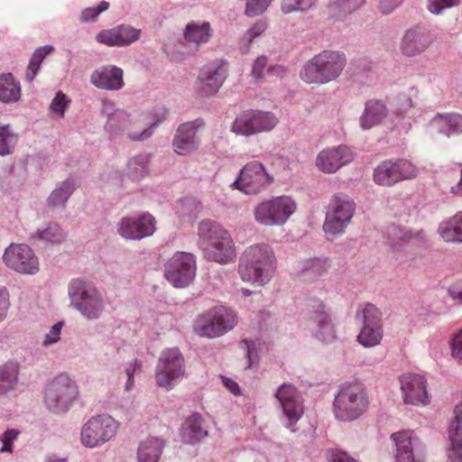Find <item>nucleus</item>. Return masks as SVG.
I'll use <instances>...</instances> for the list:
<instances>
[{"instance_id": "nucleus-16", "label": "nucleus", "mask_w": 462, "mask_h": 462, "mask_svg": "<svg viewBox=\"0 0 462 462\" xmlns=\"http://www.w3.org/2000/svg\"><path fill=\"white\" fill-rule=\"evenodd\" d=\"M3 261L5 265L22 274H35L40 263L32 249L24 244H11L5 251Z\"/></svg>"}, {"instance_id": "nucleus-29", "label": "nucleus", "mask_w": 462, "mask_h": 462, "mask_svg": "<svg viewBox=\"0 0 462 462\" xmlns=\"http://www.w3.org/2000/svg\"><path fill=\"white\" fill-rule=\"evenodd\" d=\"M311 319L316 324L315 337L324 343H331L336 338V330L330 315L322 302H319Z\"/></svg>"}, {"instance_id": "nucleus-50", "label": "nucleus", "mask_w": 462, "mask_h": 462, "mask_svg": "<svg viewBox=\"0 0 462 462\" xmlns=\"http://www.w3.org/2000/svg\"><path fill=\"white\" fill-rule=\"evenodd\" d=\"M273 0H246L245 14L255 16L263 14Z\"/></svg>"}, {"instance_id": "nucleus-15", "label": "nucleus", "mask_w": 462, "mask_h": 462, "mask_svg": "<svg viewBox=\"0 0 462 462\" xmlns=\"http://www.w3.org/2000/svg\"><path fill=\"white\" fill-rule=\"evenodd\" d=\"M356 317L362 321L357 341L365 347L379 345L383 335L382 313L379 309L373 304H366Z\"/></svg>"}, {"instance_id": "nucleus-41", "label": "nucleus", "mask_w": 462, "mask_h": 462, "mask_svg": "<svg viewBox=\"0 0 462 462\" xmlns=\"http://www.w3.org/2000/svg\"><path fill=\"white\" fill-rule=\"evenodd\" d=\"M76 189V182L74 180L67 179L63 181L59 188L54 189L48 199L49 207L54 208L62 207Z\"/></svg>"}, {"instance_id": "nucleus-18", "label": "nucleus", "mask_w": 462, "mask_h": 462, "mask_svg": "<svg viewBox=\"0 0 462 462\" xmlns=\"http://www.w3.org/2000/svg\"><path fill=\"white\" fill-rule=\"evenodd\" d=\"M275 397L279 401L283 415L287 419L286 428L295 431L293 426L304 413L301 394L292 384L283 383L277 389Z\"/></svg>"}, {"instance_id": "nucleus-13", "label": "nucleus", "mask_w": 462, "mask_h": 462, "mask_svg": "<svg viewBox=\"0 0 462 462\" xmlns=\"http://www.w3.org/2000/svg\"><path fill=\"white\" fill-rule=\"evenodd\" d=\"M391 439L395 444L396 462H424L426 445L420 436L412 430L394 432Z\"/></svg>"}, {"instance_id": "nucleus-60", "label": "nucleus", "mask_w": 462, "mask_h": 462, "mask_svg": "<svg viewBox=\"0 0 462 462\" xmlns=\"http://www.w3.org/2000/svg\"><path fill=\"white\" fill-rule=\"evenodd\" d=\"M267 65V59L264 56L259 57L255 60L253 68H252V75L254 77V79H261L263 70Z\"/></svg>"}, {"instance_id": "nucleus-40", "label": "nucleus", "mask_w": 462, "mask_h": 462, "mask_svg": "<svg viewBox=\"0 0 462 462\" xmlns=\"http://www.w3.org/2000/svg\"><path fill=\"white\" fill-rule=\"evenodd\" d=\"M374 181L380 186L392 187L398 183L393 160H386L381 162L373 173Z\"/></svg>"}, {"instance_id": "nucleus-45", "label": "nucleus", "mask_w": 462, "mask_h": 462, "mask_svg": "<svg viewBox=\"0 0 462 462\" xmlns=\"http://www.w3.org/2000/svg\"><path fill=\"white\" fill-rule=\"evenodd\" d=\"M267 29L266 22L263 20L257 21L252 27H250L241 38L242 46L247 51L250 44L254 39L262 35Z\"/></svg>"}, {"instance_id": "nucleus-52", "label": "nucleus", "mask_w": 462, "mask_h": 462, "mask_svg": "<svg viewBox=\"0 0 462 462\" xmlns=\"http://www.w3.org/2000/svg\"><path fill=\"white\" fill-rule=\"evenodd\" d=\"M17 369L14 364H5L0 367V382L9 384L11 389L16 380Z\"/></svg>"}, {"instance_id": "nucleus-10", "label": "nucleus", "mask_w": 462, "mask_h": 462, "mask_svg": "<svg viewBox=\"0 0 462 462\" xmlns=\"http://www.w3.org/2000/svg\"><path fill=\"white\" fill-rule=\"evenodd\" d=\"M118 429V421L111 416H93L81 429V443L90 448L102 446L116 436Z\"/></svg>"}, {"instance_id": "nucleus-8", "label": "nucleus", "mask_w": 462, "mask_h": 462, "mask_svg": "<svg viewBox=\"0 0 462 462\" xmlns=\"http://www.w3.org/2000/svg\"><path fill=\"white\" fill-rule=\"evenodd\" d=\"M236 322V316L232 310L217 306L201 314L197 319L194 328L202 337H216L232 329Z\"/></svg>"}, {"instance_id": "nucleus-30", "label": "nucleus", "mask_w": 462, "mask_h": 462, "mask_svg": "<svg viewBox=\"0 0 462 462\" xmlns=\"http://www.w3.org/2000/svg\"><path fill=\"white\" fill-rule=\"evenodd\" d=\"M208 430L202 416L193 413L188 417L182 425L181 437L184 442L194 444L207 437Z\"/></svg>"}, {"instance_id": "nucleus-5", "label": "nucleus", "mask_w": 462, "mask_h": 462, "mask_svg": "<svg viewBox=\"0 0 462 462\" xmlns=\"http://www.w3.org/2000/svg\"><path fill=\"white\" fill-rule=\"evenodd\" d=\"M73 306L88 319H98L104 310V300L100 292L90 283L82 280H73L69 287Z\"/></svg>"}, {"instance_id": "nucleus-46", "label": "nucleus", "mask_w": 462, "mask_h": 462, "mask_svg": "<svg viewBox=\"0 0 462 462\" xmlns=\"http://www.w3.org/2000/svg\"><path fill=\"white\" fill-rule=\"evenodd\" d=\"M147 172V159L145 156H137L128 162V173L133 179L143 178Z\"/></svg>"}, {"instance_id": "nucleus-48", "label": "nucleus", "mask_w": 462, "mask_h": 462, "mask_svg": "<svg viewBox=\"0 0 462 462\" xmlns=\"http://www.w3.org/2000/svg\"><path fill=\"white\" fill-rule=\"evenodd\" d=\"M39 238L51 243H60L64 239V234L58 225H51L39 234Z\"/></svg>"}, {"instance_id": "nucleus-24", "label": "nucleus", "mask_w": 462, "mask_h": 462, "mask_svg": "<svg viewBox=\"0 0 462 462\" xmlns=\"http://www.w3.org/2000/svg\"><path fill=\"white\" fill-rule=\"evenodd\" d=\"M384 235L389 246L396 250L409 243L420 244L426 240L424 230H411L398 225L387 226Z\"/></svg>"}, {"instance_id": "nucleus-25", "label": "nucleus", "mask_w": 462, "mask_h": 462, "mask_svg": "<svg viewBox=\"0 0 462 462\" xmlns=\"http://www.w3.org/2000/svg\"><path fill=\"white\" fill-rule=\"evenodd\" d=\"M198 126L194 122L182 124L177 129L173 139L174 152L179 155H187L196 151L199 145L197 137Z\"/></svg>"}, {"instance_id": "nucleus-39", "label": "nucleus", "mask_w": 462, "mask_h": 462, "mask_svg": "<svg viewBox=\"0 0 462 462\" xmlns=\"http://www.w3.org/2000/svg\"><path fill=\"white\" fill-rule=\"evenodd\" d=\"M21 96V88L13 74L0 76V101L4 103L16 102Z\"/></svg>"}, {"instance_id": "nucleus-42", "label": "nucleus", "mask_w": 462, "mask_h": 462, "mask_svg": "<svg viewBox=\"0 0 462 462\" xmlns=\"http://www.w3.org/2000/svg\"><path fill=\"white\" fill-rule=\"evenodd\" d=\"M52 51H53L52 46L46 45V46L37 49L34 51V53L32 56V59L29 62V65L27 67V70H26L25 77H26L27 81L32 82L34 79V78L37 75V72L40 69L41 63L42 62V60H44L46 55L51 53Z\"/></svg>"}, {"instance_id": "nucleus-21", "label": "nucleus", "mask_w": 462, "mask_h": 462, "mask_svg": "<svg viewBox=\"0 0 462 462\" xmlns=\"http://www.w3.org/2000/svg\"><path fill=\"white\" fill-rule=\"evenodd\" d=\"M354 160V154L346 145L322 150L316 158V166L324 173H334Z\"/></svg>"}, {"instance_id": "nucleus-64", "label": "nucleus", "mask_w": 462, "mask_h": 462, "mask_svg": "<svg viewBox=\"0 0 462 462\" xmlns=\"http://www.w3.org/2000/svg\"><path fill=\"white\" fill-rule=\"evenodd\" d=\"M331 462H357L347 454L344 452H339L334 455Z\"/></svg>"}, {"instance_id": "nucleus-49", "label": "nucleus", "mask_w": 462, "mask_h": 462, "mask_svg": "<svg viewBox=\"0 0 462 462\" xmlns=\"http://www.w3.org/2000/svg\"><path fill=\"white\" fill-rule=\"evenodd\" d=\"M315 0H282V10L284 14L294 11H304L310 8Z\"/></svg>"}, {"instance_id": "nucleus-63", "label": "nucleus", "mask_w": 462, "mask_h": 462, "mask_svg": "<svg viewBox=\"0 0 462 462\" xmlns=\"http://www.w3.org/2000/svg\"><path fill=\"white\" fill-rule=\"evenodd\" d=\"M224 385L235 395L240 394V388L236 382L229 378L223 379Z\"/></svg>"}, {"instance_id": "nucleus-6", "label": "nucleus", "mask_w": 462, "mask_h": 462, "mask_svg": "<svg viewBox=\"0 0 462 462\" xmlns=\"http://www.w3.org/2000/svg\"><path fill=\"white\" fill-rule=\"evenodd\" d=\"M297 203L286 195L263 200L254 208L255 220L264 226H281L295 213Z\"/></svg>"}, {"instance_id": "nucleus-36", "label": "nucleus", "mask_w": 462, "mask_h": 462, "mask_svg": "<svg viewBox=\"0 0 462 462\" xmlns=\"http://www.w3.org/2000/svg\"><path fill=\"white\" fill-rule=\"evenodd\" d=\"M245 256L249 254L254 255L253 263L273 272L275 257L272 248L265 244H256L247 247L243 253Z\"/></svg>"}, {"instance_id": "nucleus-35", "label": "nucleus", "mask_w": 462, "mask_h": 462, "mask_svg": "<svg viewBox=\"0 0 462 462\" xmlns=\"http://www.w3.org/2000/svg\"><path fill=\"white\" fill-rule=\"evenodd\" d=\"M387 115L385 105L379 100H370L365 104V109L360 118V125L364 130H368L380 124Z\"/></svg>"}, {"instance_id": "nucleus-57", "label": "nucleus", "mask_w": 462, "mask_h": 462, "mask_svg": "<svg viewBox=\"0 0 462 462\" xmlns=\"http://www.w3.org/2000/svg\"><path fill=\"white\" fill-rule=\"evenodd\" d=\"M10 306L9 291L5 286H0V323L7 317Z\"/></svg>"}, {"instance_id": "nucleus-58", "label": "nucleus", "mask_w": 462, "mask_h": 462, "mask_svg": "<svg viewBox=\"0 0 462 462\" xmlns=\"http://www.w3.org/2000/svg\"><path fill=\"white\" fill-rule=\"evenodd\" d=\"M63 326V322H57L54 324L50 331L45 335L42 341L43 346H49L58 342L60 339V332Z\"/></svg>"}, {"instance_id": "nucleus-20", "label": "nucleus", "mask_w": 462, "mask_h": 462, "mask_svg": "<svg viewBox=\"0 0 462 462\" xmlns=\"http://www.w3.org/2000/svg\"><path fill=\"white\" fill-rule=\"evenodd\" d=\"M155 218L149 213L137 217H124L118 225V233L124 238L140 240L155 232Z\"/></svg>"}, {"instance_id": "nucleus-32", "label": "nucleus", "mask_w": 462, "mask_h": 462, "mask_svg": "<svg viewBox=\"0 0 462 462\" xmlns=\"http://www.w3.org/2000/svg\"><path fill=\"white\" fill-rule=\"evenodd\" d=\"M454 413L453 430L450 432L452 446L448 457L451 462H462V402L455 408Z\"/></svg>"}, {"instance_id": "nucleus-11", "label": "nucleus", "mask_w": 462, "mask_h": 462, "mask_svg": "<svg viewBox=\"0 0 462 462\" xmlns=\"http://www.w3.org/2000/svg\"><path fill=\"white\" fill-rule=\"evenodd\" d=\"M356 211V204L348 196L334 195L329 202L328 210L323 226L327 234L337 236L344 233Z\"/></svg>"}, {"instance_id": "nucleus-26", "label": "nucleus", "mask_w": 462, "mask_h": 462, "mask_svg": "<svg viewBox=\"0 0 462 462\" xmlns=\"http://www.w3.org/2000/svg\"><path fill=\"white\" fill-rule=\"evenodd\" d=\"M123 74V69L118 67L104 66L92 73L91 82L97 88L119 90L125 85Z\"/></svg>"}, {"instance_id": "nucleus-61", "label": "nucleus", "mask_w": 462, "mask_h": 462, "mask_svg": "<svg viewBox=\"0 0 462 462\" xmlns=\"http://www.w3.org/2000/svg\"><path fill=\"white\" fill-rule=\"evenodd\" d=\"M402 0H380L379 8L383 14L393 12Z\"/></svg>"}, {"instance_id": "nucleus-62", "label": "nucleus", "mask_w": 462, "mask_h": 462, "mask_svg": "<svg viewBox=\"0 0 462 462\" xmlns=\"http://www.w3.org/2000/svg\"><path fill=\"white\" fill-rule=\"evenodd\" d=\"M448 293L457 303L462 304V282L451 286Z\"/></svg>"}, {"instance_id": "nucleus-28", "label": "nucleus", "mask_w": 462, "mask_h": 462, "mask_svg": "<svg viewBox=\"0 0 462 462\" xmlns=\"http://www.w3.org/2000/svg\"><path fill=\"white\" fill-rule=\"evenodd\" d=\"M430 130L449 137L462 134V116L456 113L436 115L429 124Z\"/></svg>"}, {"instance_id": "nucleus-34", "label": "nucleus", "mask_w": 462, "mask_h": 462, "mask_svg": "<svg viewBox=\"0 0 462 462\" xmlns=\"http://www.w3.org/2000/svg\"><path fill=\"white\" fill-rule=\"evenodd\" d=\"M328 268L326 259L314 258L299 262L295 266V273L304 280H315L326 273Z\"/></svg>"}, {"instance_id": "nucleus-12", "label": "nucleus", "mask_w": 462, "mask_h": 462, "mask_svg": "<svg viewBox=\"0 0 462 462\" xmlns=\"http://www.w3.org/2000/svg\"><path fill=\"white\" fill-rule=\"evenodd\" d=\"M273 180V177L267 172L263 163L253 161L240 170L239 176L233 182L232 188L247 195L258 194L266 189Z\"/></svg>"}, {"instance_id": "nucleus-43", "label": "nucleus", "mask_w": 462, "mask_h": 462, "mask_svg": "<svg viewBox=\"0 0 462 462\" xmlns=\"http://www.w3.org/2000/svg\"><path fill=\"white\" fill-rule=\"evenodd\" d=\"M398 182L411 180L417 177L419 171L417 167L408 160H393Z\"/></svg>"}, {"instance_id": "nucleus-33", "label": "nucleus", "mask_w": 462, "mask_h": 462, "mask_svg": "<svg viewBox=\"0 0 462 462\" xmlns=\"http://www.w3.org/2000/svg\"><path fill=\"white\" fill-rule=\"evenodd\" d=\"M212 34L213 29L208 22H190L183 33L186 42L196 45L208 42Z\"/></svg>"}, {"instance_id": "nucleus-27", "label": "nucleus", "mask_w": 462, "mask_h": 462, "mask_svg": "<svg viewBox=\"0 0 462 462\" xmlns=\"http://www.w3.org/2000/svg\"><path fill=\"white\" fill-rule=\"evenodd\" d=\"M253 254H242L238 265V273L244 282L263 286L269 281L271 272L253 263Z\"/></svg>"}, {"instance_id": "nucleus-4", "label": "nucleus", "mask_w": 462, "mask_h": 462, "mask_svg": "<svg viewBox=\"0 0 462 462\" xmlns=\"http://www.w3.org/2000/svg\"><path fill=\"white\" fill-rule=\"evenodd\" d=\"M369 399L365 386L356 382L340 385L333 401V413L340 421H353L368 409Z\"/></svg>"}, {"instance_id": "nucleus-59", "label": "nucleus", "mask_w": 462, "mask_h": 462, "mask_svg": "<svg viewBox=\"0 0 462 462\" xmlns=\"http://www.w3.org/2000/svg\"><path fill=\"white\" fill-rule=\"evenodd\" d=\"M451 355L462 364V328L452 338Z\"/></svg>"}, {"instance_id": "nucleus-7", "label": "nucleus", "mask_w": 462, "mask_h": 462, "mask_svg": "<svg viewBox=\"0 0 462 462\" xmlns=\"http://www.w3.org/2000/svg\"><path fill=\"white\" fill-rule=\"evenodd\" d=\"M185 374V359L177 347L162 352L155 369L157 386L170 391L174 388Z\"/></svg>"}, {"instance_id": "nucleus-53", "label": "nucleus", "mask_w": 462, "mask_h": 462, "mask_svg": "<svg viewBox=\"0 0 462 462\" xmlns=\"http://www.w3.org/2000/svg\"><path fill=\"white\" fill-rule=\"evenodd\" d=\"M366 0H333V6L344 14H350L361 7Z\"/></svg>"}, {"instance_id": "nucleus-14", "label": "nucleus", "mask_w": 462, "mask_h": 462, "mask_svg": "<svg viewBox=\"0 0 462 462\" xmlns=\"http://www.w3.org/2000/svg\"><path fill=\"white\" fill-rule=\"evenodd\" d=\"M277 123L278 119L270 112L249 109L243 111L236 117L232 131L236 134L249 136L271 131Z\"/></svg>"}, {"instance_id": "nucleus-37", "label": "nucleus", "mask_w": 462, "mask_h": 462, "mask_svg": "<svg viewBox=\"0 0 462 462\" xmlns=\"http://www.w3.org/2000/svg\"><path fill=\"white\" fill-rule=\"evenodd\" d=\"M438 231L446 242L462 243V211L440 223Z\"/></svg>"}, {"instance_id": "nucleus-47", "label": "nucleus", "mask_w": 462, "mask_h": 462, "mask_svg": "<svg viewBox=\"0 0 462 462\" xmlns=\"http://www.w3.org/2000/svg\"><path fill=\"white\" fill-rule=\"evenodd\" d=\"M21 432L16 429H8L0 436V453H13V444L18 439Z\"/></svg>"}, {"instance_id": "nucleus-56", "label": "nucleus", "mask_w": 462, "mask_h": 462, "mask_svg": "<svg viewBox=\"0 0 462 462\" xmlns=\"http://www.w3.org/2000/svg\"><path fill=\"white\" fill-rule=\"evenodd\" d=\"M142 371V364L134 359L129 365L125 368V374L127 375V382L125 384V391H131L134 385V375L135 373H139Z\"/></svg>"}, {"instance_id": "nucleus-23", "label": "nucleus", "mask_w": 462, "mask_h": 462, "mask_svg": "<svg viewBox=\"0 0 462 462\" xmlns=\"http://www.w3.org/2000/svg\"><path fill=\"white\" fill-rule=\"evenodd\" d=\"M140 31L128 25H120L109 30H103L96 36L97 42L107 46H127L137 41Z\"/></svg>"}, {"instance_id": "nucleus-9", "label": "nucleus", "mask_w": 462, "mask_h": 462, "mask_svg": "<svg viewBox=\"0 0 462 462\" xmlns=\"http://www.w3.org/2000/svg\"><path fill=\"white\" fill-rule=\"evenodd\" d=\"M79 396L75 381L67 375L60 374L46 387L44 402L53 412H64L69 409Z\"/></svg>"}, {"instance_id": "nucleus-51", "label": "nucleus", "mask_w": 462, "mask_h": 462, "mask_svg": "<svg viewBox=\"0 0 462 462\" xmlns=\"http://www.w3.org/2000/svg\"><path fill=\"white\" fill-rule=\"evenodd\" d=\"M460 0H428V10L433 14H439L445 9L459 4Z\"/></svg>"}, {"instance_id": "nucleus-55", "label": "nucleus", "mask_w": 462, "mask_h": 462, "mask_svg": "<svg viewBox=\"0 0 462 462\" xmlns=\"http://www.w3.org/2000/svg\"><path fill=\"white\" fill-rule=\"evenodd\" d=\"M69 103V100L67 99L65 94L60 91L57 93L56 97L51 101L50 110L52 113L58 114L60 117H63L64 110Z\"/></svg>"}, {"instance_id": "nucleus-1", "label": "nucleus", "mask_w": 462, "mask_h": 462, "mask_svg": "<svg viewBox=\"0 0 462 462\" xmlns=\"http://www.w3.org/2000/svg\"><path fill=\"white\" fill-rule=\"evenodd\" d=\"M199 245L208 260L227 263L235 260L236 251L229 232L218 223L205 219L198 226Z\"/></svg>"}, {"instance_id": "nucleus-3", "label": "nucleus", "mask_w": 462, "mask_h": 462, "mask_svg": "<svg viewBox=\"0 0 462 462\" xmlns=\"http://www.w3.org/2000/svg\"><path fill=\"white\" fill-rule=\"evenodd\" d=\"M165 119V112H142L131 116L117 111L108 117L107 125L115 134H123L133 141H144L152 134V128Z\"/></svg>"}, {"instance_id": "nucleus-2", "label": "nucleus", "mask_w": 462, "mask_h": 462, "mask_svg": "<svg viewBox=\"0 0 462 462\" xmlns=\"http://www.w3.org/2000/svg\"><path fill=\"white\" fill-rule=\"evenodd\" d=\"M346 65V57L344 52L325 50L306 62L300 77L307 84H326L337 79Z\"/></svg>"}, {"instance_id": "nucleus-44", "label": "nucleus", "mask_w": 462, "mask_h": 462, "mask_svg": "<svg viewBox=\"0 0 462 462\" xmlns=\"http://www.w3.org/2000/svg\"><path fill=\"white\" fill-rule=\"evenodd\" d=\"M17 142L16 135L10 130V126H0V155L10 154Z\"/></svg>"}, {"instance_id": "nucleus-31", "label": "nucleus", "mask_w": 462, "mask_h": 462, "mask_svg": "<svg viewBox=\"0 0 462 462\" xmlns=\"http://www.w3.org/2000/svg\"><path fill=\"white\" fill-rule=\"evenodd\" d=\"M227 77V67L224 64L208 69L200 77L199 89L205 95L216 93Z\"/></svg>"}, {"instance_id": "nucleus-19", "label": "nucleus", "mask_w": 462, "mask_h": 462, "mask_svg": "<svg viewBox=\"0 0 462 462\" xmlns=\"http://www.w3.org/2000/svg\"><path fill=\"white\" fill-rule=\"evenodd\" d=\"M399 380L402 398L406 404L427 405L430 403L428 382L424 375L407 373L402 374Z\"/></svg>"}, {"instance_id": "nucleus-22", "label": "nucleus", "mask_w": 462, "mask_h": 462, "mask_svg": "<svg viewBox=\"0 0 462 462\" xmlns=\"http://www.w3.org/2000/svg\"><path fill=\"white\" fill-rule=\"evenodd\" d=\"M431 42V35L427 30L414 27L404 34L401 42V51L407 57H414L425 51Z\"/></svg>"}, {"instance_id": "nucleus-17", "label": "nucleus", "mask_w": 462, "mask_h": 462, "mask_svg": "<svg viewBox=\"0 0 462 462\" xmlns=\"http://www.w3.org/2000/svg\"><path fill=\"white\" fill-rule=\"evenodd\" d=\"M196 261L193 254L176 253L165 266V277L174 286H188L195 276Z\"/></svg>"}, {"instance_id": "nucleus-54", "label": "nucleus", "mask_w": 462, "mask_h": 462, "mask_svg": "<svg viewBox=\"0 0 462 462\" xmlns=\"http://www.w3.org/2000/svg\"><path fill=\"white\" fill-rule=\"evenodd\" d=\"M108 7H109L108 2L102 1L96 7L86 8L81 13L80 20L85 23L94 21L96 17H97L102 12L107 10Z\"/></svg>"}, {"instance_id": "nucleus-38", "label": "nucleus", "mask_w": 462, "mask_h": 462, "mask_svg": "<svg viewBox=\"0 0 462 462\" xmlns=\"http://www.w3.org/2000/svg\"><path fill=\"white\" fill-rule=\"evenodd\" d=\"M163 443L160 439L148 438L138 448L139 462H157L162 452Z\"/></svg>"}]
</instances>
